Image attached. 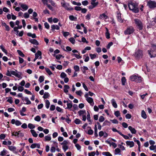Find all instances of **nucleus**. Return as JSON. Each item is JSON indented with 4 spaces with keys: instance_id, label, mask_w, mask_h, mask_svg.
Returning a JSON list of instances; mask_svg holds the SVG:
<instances>
[{
    "instance_id": "30",
    "label": "nucleus",
    "mask_w": 156,
    "mask_h": 156,
    "mask_svg": "<svg viewBox=\"0 0 156 156\" xmlns=\"http://www.w3.org/2000/svg\"><path fill=\"white\" fill-rule=\"evenodd\" d=\"M31 132L32 135L34 137H36L38 136L37 134L36 131L33 129H32L30 130Z\"/></svg>"
},
{
    "instance_id": "27",
    "label": "nucleus",
    "mask_w": 156,
    "mask_h": 156,
    "mask_svg": "<svg viewBox=\"0 0 156 156\" xmlns=\"http://www.w3.org/2000/svg\"><path fill=\"white\" fill-rule=\"evenodd\" d=\"M115 154H121V151L119 148H116L115 150Z\"/></svg>"
},
{
    "instance_id": "45",
    "label": "nucleus",
    "mask_w": 156,
    "mask_h": 156,
    "mask_svg": "<svg viewBox=\"0 0 156 156\" xmlns=\"http://www.w3.org/2000/svg\"><path fill=\"white\" fill-rule=\"evenodd\" d=\"M86 113V111L85 110H80L78 112V114L80 116H81L84 113Z\"/></svg>"
},
{
    "instance_id": "9",
    "label": "nucleus",
    "mask_w": 156,
    "mask_h": 156,
    "mask_svg": "<svg viewBox=\"0 0 156 156\" xmlns=\"http://www.w3.org/2000/svg\"><path fill=\"white\" fill-rule=\"evenodd\" d=\"M42 2L44 5H46L48 4V2L50 3L53 6L55 7L56 6L55 3L52 0H42Z\"/></svg>"
},
{
    "instance_id": "47",
    "label": "nucleus",
    "mask_w": 156,
    "mask_h": 156,
    "mask_svg": "<svg viewBox=\"0 0 156 156\" xmlns=\"http://www.w3.org/2000/svg\"><path fill=\"white\" fill-rule=\"evenodd\" d=\"M6 154V150L5 149H4L0 153V155L2 156H4Z\"/></svg>"
},
{
    "instance_id": "40",
    "label": "nucleus",
    "mask_w": 156,
    "mask_h": 156,
    "mask_svg": "<svg viewBox=\"0 0 156 156\" xmlns=\"http://www.w3.org/2000/svg\"><path fill=\"white\" fill-rule=\"evenodd\" d=\"M17 52H18L19 55L21 56L22 57H24L25 56L23 54V53L20 50H17Z\"/></svg>"
},
{
    "instance_id": "22",
    "label": "nucleus",
    "mask_w": 156,
    "mask_h": 156,
    "mask_svg": "<svg viewBox=\"0 0 156 156\" xmlns=\"http://www.w3.org/2000/svg\"><path fill=\"white\" fill-rule=\"evenodd\" d=\"M108 16L106 15L105 13H103L102 14H101L99 16V19H103L104 18L105 20L107 19L108 18Z\"/></svg>"
},
{
    "instance_id": "60",
    "label": "nucleus",
    "mask_w": 156,
    "mask_h": 156,
    "mask_svg": "<svg viewBox=\"0 0 156 156\" xmlns=\"http://www.w3.org/2000/svg\"><path fill=\"white\" fill-rule=\"evenodd\" d=\"M61 77L62 78H65L66 76V74L64 73H62L60 75Z\"/></svg>"
},
{
    "instance_id": "53",
    "label": "nucleus",
    "mask_w": 156,
    "mask_h": 156,
    "mask_svg": "<svg viewBox=\"0 0 156 156\" xmlns=\"http://www.w3.org/2000/svg\"><path fill=\"white\" fill-rule=\"evenodd\" d=\"M76 94L78 95H79L80 96H81L82 94H83V93L80 90L76 91Z\"/></svg>"
},
{
    "instance_id": "18",
    "label": "nucleus",
    "mask_w": 156,
    "mask_h": 156,
    "mask_svg": "<svg viewBox=\"0 0 156 156\" xmlns=\"http://www.w3.org/2000/svg\"><path fill=\"white\" fill-rule=\"evenodd\" d=\"M2 26L5 27V30L7 31H9L10 30V28L9 26L7 25L6 23L4 22H3L2 23Z\"/></svg>"
},
{
    "instance_id": "3",
    "label": "nucleus",
    "mask_w": 156,
    "mask_h": 156,
    "mask_svg": "<svg viewBox=\"0 0 156 156\" xmlns=\"http://www.w3.org/2000/svg\"><path fill=\"white\" fill-rule=\"evenodd\" d=\"M6 74L7 76H11V74H12L19 78H20L21 75V73L17 72L16 70H11L10 72L8 70Z\"/></svg>"
},
{
    "instance_id": "8",
    "label": "nucleus",
    "mask_w": 156,
    "mask_h": 156,
    "mask_svg": "<svg viewBox=\"0 0 156 156\" xmlns=\"http://www.w3.org/2000/svg\"><path fill=\"white\" fill-rule=\"evenodd\" d=\"M134 31L133 27L132 26L128 27L126 30L124 32V33L126 35L130 34H132Z\"/></svg>"
},
{
    "instance_id": "61",
    "label": "nucleus",
    "mask_w": 156,
    "mask_h": 156,
    "mask_svg": "<svg viewBox=\"0 0 156 156\" xmlns=\"http://www.w3.org/2000/svg\"><path fill=\"white\" fill-rule=\"evenodd\" d=\"M73 106L74 109V110H73V111L77 110L78 109V106L76 104H74L73 105Z\"/></svg>"
},
{
    "instance_id": "36",
    "label": "nucleus",
    "mask_w": 156,
    "mask_h": 156,
    "mask_svg": "<svg viewBox=\"0 0 156 156\" xmlns=\"http://www.w3.org/2000/svg\"><path fill=\"white\" fill-rule=\"evenodd\" d=\"M0 48L6 54H7L8 52L5 49L4 47L2 45H0Z\"/></svg>"
},
{
    "instance_id": "34",
    "label": "nucleus",
    "mask_w": 156,
    "mask_h": 156,
    "mask_svg": "<svg viewBox=\"0 0 156 156\" xmlns=\"http://www.w3.org/2000/svg\"><path fill=\"white\" fill-rule=\"evenodd\" d=\"M102 154L106 156H112V155L109 152H104L102 153Z\"/></svg>"
},
{
    "instance_id": "42",
    "label": "nucleus",
    "mask_w": 156,
    "mask_h": 156,
    "mask_svg": "<svg viewBox=\"0 0 156 156\" xmlns=\"http://www.w3.org/2000/svg\"><path fill=\"white\" fill-rule=\"evenodd\" d=\"M44 77L43 76H40L38 79V80L40 83L43 82L44 81Z\"/></svg>"
},
{
    "instance_id": "48",
    "label": "nucleus",
    "mask_w": 156,
    "mask_h": 156,
    "mask_svg": "<svg viewBox=\"0 0 156 156\" xmlns=\"http://www.w3.org/2000/svg\"><path fill=\"white\" fill-rule=\"evenodd\" d=\"M45 70L47 73L50 75H51L52 74V73L51 71L48 68H45Z\"/></svg>"
},
{
    "instance_id": "43",
    "label": "nucleus",
    "mask_w": 156,
    "mask_h": 156,
    "mask_svg": "<svg viewBox=\"0 0 156 156\" xmlns=\"http://www.w3.org/2000/svg\"><path fill=\"white\" fill-rule=\"evenodd\" d=\"M121 81L122 85H124L126 81V78L125 77H122L121 79Z\"/></svg>"
},
{
    "instance_id": "24",
    "label": "nucleus",
    "mask_w": 156,
    "mask_h": 156,
    "mask_svg": "<svg viewBox=\"0 0 156 156\" xmlns=\"http://www.w3.org/2000/svg\"><path fill=\"white\" fill-rule=\"evenodd\" d=\"M91 4L96 7L98 4V2H96V0H91Z\"/></svg>"
},
{
    "instance_id": "63",
    "label": "nucleus",
    "mask_w": 156,
    "mask_h": 156,
    "mask_svg": "<svg viewBox=\"0 0 156 156\" xmlns=\"http://www.w3.org/2000/svg\"><path fill=\"white\" fill-rule=\"evenodd\" d=\"M24 92L26 94H28L32 95V93L31 92L27 89H25L24 90Z\"/></svg>"
},
{
    "instance_id": "20",
    "label": "nucleus",
    "mask_w": 156,
    "mask_h": 156,
    "mask_svg": "<svg viewBox=\"0 0 156 156\" xmlns=\"http://www.w3.org/2000/svg\"><path fill=\"white\" fill-rule=\"evenodd\" d=\"M29 41L31 43L36 45H37L39 44L38 41L34 39H30Z\"/></svg>"
},
{
    "instance_id": "10",
    "label": "nucleus",
    "mask_w": 156,
    "mask_h": 156,
    "mask_svg": "<svg viewBox=\"0 0 156 156\" xmlns=\"http://www.w3.org/2000/svg\"><path fill=\"white\" fill-rule=\"evenodd\" d=\"M11 123L12 124H15L17 126H19L21 124V122L18 120H15L14 119H12L11 121Z\"/></svg>"
},
{
    "instance_id": "28",
    "label": "nucleus",
    "mask_w": 156,
    "mask_h": 156,
    "mask_svg": "<svg viewBox=\"0 0 156 156\" xmlns=\"http://www.w3.org/2000/svg\"><path fill=\"white\" fill-rule=\"evenodd\" d=\"M64 92L66 93H67L68 92V89L69 88V86L67 85H64Z\"/></svg>"
},
{
    "instance_id": "2",
    "label": "nucleus",
    "mask_w": 156,
    "mask_h": 156,
    "mask_svg": "<svg viewBox=\"0 0 156 156\" xmlns=\"http://www.w3.org/2000/svg\"><path fill=\"white\" fill-rule=\"evenodd\" d=\"M151 50H148V53L151 58L156 56V45L152 44Z\"/></svg>"
},
{
    "instance_id": "57",
    "label": "nucleus",
    "mask_w": 156,
    "mask_h": 156,
    "mask_svg": "<svg viewBox=\"0 0 156 156\" xmlns=\"http://www.w3.org/2000/svg\"><path fill=\"white\" fill-rule=\"evenodd\" d=\"M41 119L40 117L38 115L36 116L34 118V120L38 122L40 121Z\"/></svg>"
},
{
    "instance_id": "52",
    "label": "nucleus",
    "mask_w": 156,
    "mask_h": 156,
    "mask_svg": "<svg viewBox=\"0 0 156 156\" xmlns=\"http://www.w3.org/2000/svg\"><path fill=\"white\" fill-rule=\"evenodd\" d=\"M28 127L30 129H33L35 128V126L32 124L29 123L28 125Z\"/></svg>"
},
{
    "instance_id": "14",
    "label": "nucleus",
    "mask_w": 156,
    "mask_h": 156,
    "mask_svg": "<svg viewBox=\"0 0 156 156\" xmlns=\"http://www.w3.org/2000/svg\"><path fill=\"white\" fill-rule=\"evenodd\" d=\"M22 99L23 101L26 102V103H24V104L26 105H30L31 104V102L29 100L28 98L26 97L25 98H23Z\"/></svg>"
},
{
    "instance_id": "23",
    "label": "nucleus",
    "mask_w": 156,
    "mask_h": 156,
    "mask_svg": "<svg viewBox=\"0 0 156 156\" xmlns=\"http://www.w3.org/2000/svg\"><path fill=\"white\" fill-rule=\"evenodd\" d=\"M67 107L66 108V109H70L72 108L73 107L72 103V101L70 100H69V102L67 104Z\"/></svg>"
},
{
    "instance_id": "5",
    "label": "nucleus",
    "mask_w": 156,
    "mask_h": 156,
    "mask_svg": "<svg viewBox=\"0 0 156 156\" xmlns=\"http://www.w3.org/2000/svg\"><path fill=\"white\" fill-rule=\"evenodd\" d=\"M134 21L137 27L140 30H142L143 27L142 22L139 19H135Z\"/></svg>"
},
{
    "instance_id": "7",
    "label": "nucleus",
    "mask_w": 156,
    "mask_h": 156,
    "mask_svg": "<svg viewBox=\"0 0 156 156\" xmlns=\"http://www.w3.org/2000/svg\"><path fill=\"white\" fill-rule=\"evenodd\" d=\"M134 55L136 58L138 59L142 58L143 56L142 51L139 49L136 50Z\"/></svg>"
},
{
    "instance_id": "46",
    "label": "nucleus",
    "mask_w": 156,
    "mask_h": 156,
    "mask_svg": "<svg viewBox=\"0 0 156 156\" xmlns=\"http://www.w3.org/2000/svg\"><path fill=\"white\" fill-rule=\"evenodd\" d=\"M72 55L74 56L76 58L78 59L80 58H81V57L80 56V54L79 53H78V55H77L76 54H73Z\"/></svg>"
},
{
    "instance_id": "16",
    "label": "nucleus",
    "mask_w": 156,
    "mask_h": 156,
    "mask_svg": "<svg viewBox=\"0 0 156 156\" xmlns=\"http://www.w3.org/2000/svg\"><path fill=\"white\" fill-rule=\"evenodd\" d=\"M117 18L118 21L121 23L123 22V20L122 19L121 17V14L120 13H118L117 15Z\"/></svg>"
},
{
    "instance_id": "13",
    "label": "nucleus",
    "mask_w": 156,
    "mask_h": 156,
    "mask_svg": "<svg viewBox=\"0 0 156 156\" xmlns=\"http://www.w3.org/2000/svg\"><path fill=\"white\" fill-rule=\"evenodd\" d=\"M9 149L12 151H13L15 154H17V152L16 151V148L15 146H8Z\"/></svg>"
},
{
    "instance_id": "32",
    "label": "nucleus",
    "mask_w": 156,
    "mask_h": 156,
    "mask_svg": "<svg viewBox=\"0 0 156 156\" xmlns=\"http://www.w3.org/2000/svg\"><path fill=\"white\" fill-rule=\"evenodd\" d=\"M151 150L153 151L154 152H156V146L152 145L149 147Z\"/></svg>"
},
{
    "instance_id": "31",
    "label": "nucleus",
    "mask_w": 156,
    "mask_h": 156,
    "mask_svg": "<svg viewBox=\"0 0 156 156\" xmlns=\"http://www.w3.org/2000/svg\"><path fill=\"white\" fill-rule=\"evenodd\" d=\"M41 52L40 51H38L37 53L35 54L36 59H37L39 56H41Z\"/></svg>"
},
{
    "instance_id": "35",
    "label": "nucleus",
    "mask_w": 156,
    "mask_h": 156,
    "mask_svg": "<svg viewBox=\"0 0 156 156\" xmlns=\"http://www.w3.org/2000/svg\"><path fill=\"white\" fill-rule=\"evenodd\" d=\"M27 35L28 36L31 37L33 38H34L36 37V35L35 34H32L31 33H27Z\"/></svg>"
},
{
    "instance_id": "4",
    "label": "nucleus",
    "mask_w": 156,
    "mask_h": 156,
    "mask_svg": "<svg viewBox=\"0 0 156 156\" xmlns=\"http://www.w3.org/2000/svg\"><path fill=\"white\" fill-rule=\"evenodd\" d=\"M147 6L151 9H153L156 8V2L155 1L148 0L147 2Z\"/></svg>"
},
{
    "instance_id": "29",
    "label": "nucleus",
    "mask_w": 156,
    "mask_h": 156,
    "mask_svg": "<svg viewBox=\"0 0 156 156\" xmlns=\"http://www.w3.org/2000/svg\"><path fill=\"white\" fill-rule=\"evenodd\" d=\"M105 29L106 30V32L105 33V35L107 39H109L110 38V34L108 32V29L107 27H105Z\"/></svg>"
},
{
    "instance_id": "1",
    "label": "nucleus",
    "mask_w": 156,
    "mask_h": 156,
    "mask_svg": "<svg viewBox=\"0 0 156 156\" xmlns=\"http://www.w3.org/2000/svg\"><path fill=\"white\" fill-rule=\"evenodd\" d=\"M129 9L135 13H137L139 12V9L138 4L135 2H130L128 3Z\"/></svg>"
},
{
    "instance_id": "50",
    "label": "nucleus",
    "mask_w": 156,
    "mask_h": 156,
    "mask_svg": "<svg viewBox=\"0 0 156 156\" xmlns=\"http://www.w3.org/2000/svg\"><path fill=\"white\" fill-rule=\"evenodd\" d=\"M75 123L76 124H79L81 123V121L80 119H76L74 121Z\"/></svg>"
},
{
    "instance_id": "49",
    "label": "nucleus",
    "mask_w": 156,
    "mask_h": 156,
    "mask_svg": "<svg viewBox=\"0 0 156 156\" xmlns=\"http://www.w3.org/2000/svg\"><path fill=\"white\" fill-rule=\"evenodd\" d=\"M89 56L90 58L92 59H93L96 57V55L94 54H89Z\"/></svg>"
},
{
    "instance_id": "39",
    "label": "nucleus",
    "mask_w": 156,
    "mask_h": 156,
    "mask_svg": "<svg viewBox=\"0 0 156 156\" xmlns=\"http://www.w3.org/2000/svg\"><path fill=\"white\" fill-rule=\"evenodd\" d=\"M98 132V129L97 127V126L96 125L95 126V127H94V135L96 137H97L98 136V135L97 133Z\"/></svg>"
},
{
    "instance_id": "19",
    "label": "nucleus",
    "mask_w": 156,
    "mask_h": 156,
    "mask_svg": "<svg viewBox=\"0 0 156 156\" xmlns=\"http://www.w3.org/2000/svg\"><path fill=\"white\" fill-rule=\"evenodd\" d=\"M126 144L127 145L129 146L130 147H132L134 146V143L133 141H127Z\"/></svg>"
},
{
    "instance_id": "6",
    "label": "nucleus",
    "mask_w": 156,
    "mask_h": 156,
    "mask_svg": "<svg viewBox=\"0 0 156 156\" xmlns=\"http://www.w3.org/2000/svg\"><path fill=\"white\" fill-rule=\"evenodd\" d=\"M130 80L131 81H135L137 83H140L142 81V78L140 76L136 75H133L130 77Z\"/></svg>"
},
{
    "instance_id": "33",
    "label": "nucleus",
    "mask_w": 156,
    "mask_h": 156,
    "mask_svg": "<svg viewBox=\"0 0 156 156\" xmlns=\"http://www.w3.org/2000/svg\"><path fill=\"white\" fill-rule=\"evenodd\" d=\"M45 141H50L51 139V137L50 135H48L47 136H45Z\"/></svg>"
},
{
    "instance_id": "58",
    "label": "nucleus",
    "mask_w": 156,
    "mask_h": 156,
    "mask_svg": "<svg viewBox=\"0 0 156 156\" xmlns=\"http://www.w3.org/2000/svg\"><path fill=\"white\" fill-rule=\"evenodd\" d=\"M62 33H63V34L64 37H66L67 36H68L69 34V32H62Z\"/></svg>"
},
{
    "instance_id": "38",
    "label": "nucleus",
    "mask_w": 156,
    "mask_h": 156,
    "mask_svg": "<svg viewBox=\"0 0 156 156\" xmlns=\"http://www.w3.org/2000/svg\"><path fill=\"white\" fill-rule=\"evenodd\" d=\"M49 94L48 93V92H45L44 94V95L43 96V97L44 98H48L49 96Z\"/></svg>"
},
{
    "instance_id": "25",
    "label": "nucleus",
    "mask_w": 156,
    "mask_h": 156,
    "mask_svg": "<svg viewBox=\"0 0 156 156\" xmlns=\"http://www.w3.org/2000/svg\"><path fill=\"white\" fill-rule=\"evenodd\" d=\"M141 114V117L143 119H145L147 118V115L144 110L142 111Z\"/></svg>"
},
{
    "instance_id": "41",
    "label": "nucleus",
    "mask_w": 156,
    "mask_h": 156,
    "mask_svg": "<svg viewBox=\"0 0 156 156\" xmlns=\"http://www.w3.org/2000/svg\"><path fill=\"white\" fill-rule=\"evenodd\" d=\"M61 144L63 145H67L68 144V141L67 140H64L63 141L60 143Z\"/></svg>"
},
{
    "instance_id": "26",
    "label": "nucleus",
    "mask_w": 156,
    "mask_h": 156,
    "mask_svg": "<svg viewBox=\"0 0 156 156\" xmlns=\"http://www.w3.org/2000/svg\"><path fill=\"white\" fill-rule=\"evenodd\" d=\"M21 7L24 10H26L28 9V6L25 4L20 3Z\"/></svg>"
},
{
    "instance_id": "55",
    "label": "nucleus",
    "mask_w": 156,
    "mask_h": 156,
    "mask_svg": "<svg viewBox=\"0 0 156 156\" xmlns=\"http://www.w3.org/2000/svg\"><path fill=\"white\" fill-rule=\"evenodd\" d=\"M105 120V118L104 117L102 116H101L99 117V121L100 122H103Z\"/></svg>"
},
{
    "instance_id": "12",
    "label": "nucleus",
    "mask_w": 156,
    "mask_h": 156,
    "mask_svg": "<svg viewBox=\"0 0 156 156\" xmlns=\"http://www.w3.org/2000/svg\"><path fill=\"white\" fill-rule=\"evenodd\" d=\"M51 30L52 31H55V29L56 30H59L60 29L59 27L56 25H52L51 26Z\"/></svg>"
},
{
    "instance_id": "56",
    "label": "nucleus",
    "mask_w": 156,
    "mask_h": 156,
    "mask_svg": "<svg viewBox=\"0 0 156 156\" xmlns=\"http://www.w3.org/2000/svg\"><path fill=\"white\" fill-rule=\"evenodd\" d=\"M55 108V105H51L50 110L51 111H54Z\"/></svg>"
},
{
    "instance_id": "62",
    "label": "nucleus",
    "mask_w": 156,
    "mask_h": 156,
    "mask_svg": "<svg viewBox=\"0 0 156 156\" xmlns=\"http://www.w3.org/2000/svg\"><path fill=\"white\" fill-rule=\"evenodd\" d=\"M23 16L25 18H28L29 17V14L27 12H25L24 13Z\"/></svg>"
},
{
    "instance_id": "21",
    "label": "nucleus",
    "mask_w": 156,
    "mask_h": 156,
    "mask_svg": "<svg viewBox=\"0 0 156 156\" xmlns=\"http://www.w3.org/2000/svg\"><path fill=\"white\" fill-rule=\"evenodd\" d=\"M111 102V103L112 104V106L114 108H117V107H118L117 105L116 104V103L114 99H112V100Z\"/></svg>"
},
{
    "instance_id": "11",
    "label": "nucleus",
    "mask_w": 156,
    "mask_h": 156,
    "mask_svg": "<svg viewBox=\"0 0 156 156\" xmlns=\"http://www.w3.org/2000/svg\"><path fill=\"white\" fill-rule=\"evenodd\" d=\"M86 100L91 106H94V102L93 99L92 98L89 97V98H87L86 99Z\"/></svg>"
},
{
    "instance_id": "64",
    "label": "nucleus",
    "mask_w": 156,
    "mask_h": 156,
    "mask_svg": "<svg viewBox=\"0 0 156 156\" xmlns=\"http://www.w3.org/2000/svg\"><path fill=\"white\" fill-rule=\"evenodd\" d=\"M95 154V152L94 151L91 152L88 154L89 156H94Z\"/></svg>"
},
{
    "instance_id": "37",
    "label": "nucleus",
    "mask_w": 156,
    "mask_h": 156,
    "mask_svg": "<svg viewBox=\"0 0 156 156\" xmlns=\"http://www.w3.org/2000/svg\"><path fill=\"white\" fill-rule=\"evenodd\" d=\"M50 105V103L49 101L48 100H46L45 101V107L47 108H48L49 107Z\"/></svg>"
},
{
    "instance_id": "54",
    "label": "nucleus",
    "mask_w": 156,
    "mask_h": 156,
    "mask_svg": "<svg viewBox=\"0 0 156 156\" xmlns=\"http://www.w3.org/2000/svg\"><path fill=\"white\" fill-rule=\"evenodd\" d=\"M7 101L9 102L10 104H12L13 102L12 98V97H9L7 100Z\"/></svg>"
},
{
    "instance_id": "44",
    "label": "nucleus",
    "mask_w": 156,
    "mask_h": 156,
    "mask_svg": "<svg viewBox=\"0 0 156 156\" xmlns=\"http://www.w3.org/2000/svg\"><path fill=\"white\" fill-rule=\"evenodd\" d=\"M75 71L78 72L80 70L79 66L77 65L73 67Z\"/></svg>"
},
{
    "instance_id": "17",
    "label": "nucleus",
    "mask_w": 156,
    "mask_h": 156,
    "mask_svg": "<svg viewBox=\"0 0 156 156\" xmlns=\"http://www.w3.org/2000/svg\"><path fill=\"white\" fill-rule=\"evenodd\" d=\"M128 129L130 131L132 134H135L136 133V131L131 126H129L128 127Z\"/></svg>"
},
{
    "instance_id": "51",
    "label": "nucleus",
    "mask_w": 156,
    "mask_h": 156,
    "mask_svg": "<svg viewBox=\"0 0 156 156\" xmlns=\"http://www.w3.org/2000/svg\"><path fill=\"white\" fill-rule=\"evenodd\" d=\"M69 41L72 44H74L75 43V40L73 37H71L69 39Z\"/></svg>"
},
{
    "instance_id": "59",
    "label": "nucleus",
    "mask_w": 156,
    "mask_h": 156,
    "mask_svg": "<svg viewBox=\"0 0 156 156\" xmlns=\"http://www.w3.org/2000/svg\"><path fill=\"white\" fill-rule=\"evenodd\" d=\"M62 149L64 150V151L65 152L68 149V146L67 145H63L62 146Z\"/></svg>"
},
{
    "instance_id": "15",
    "label": "nucleus",
    "mask_w": 156,
    "mask_h": 156,
    "mask_svg": "<svg viewBox=\"0 0 156 156\" xmlns=\"http://www.w3.org/2000/svg\"><path fill=\"white\" fill-rule=\"evenodd\" d=\"M30 147L32 149L34 148L35 147H37L38 148H40V145L39 144H33L31 145L30 146Z\"/></svg>"
}]
</instances>
